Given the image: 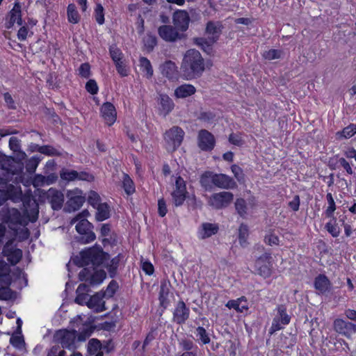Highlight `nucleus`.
I'll return each mask as SVG.
<instances>
[{
    "label": "nucleus",
    "mask_w": 356,
    "mask_h": 356,
    "mask_svg": "<svg viewBox=\"0 0 356 356\" xmlns=\"http://www.w3.org/2000/svg\"><path fill=\"white\" fill-rule=\"evenodd\" d=\"M282 51L280 49H271L268 51H266L263 54V57L268 60L278 59L281 58Z\"/></svg>",
    "instance_id": "nucleus-55"
},
{
    "label": "nucleus",
    "mask_w": 356,
    "mask_h": 356,
    "mask_svg": "<svg viewBox=\"0 0 356 356\" xmlns=\"http://www.w3.org/2000/svg\"><path fill=\"white\" fill-rule=\"evenodd\" d=\"M122 188L127 195H131L135 192L134 183L126 173H123Z\"/></svg>",
    "instance_id": "nucleus-43"
},
{
    "label": "nucleus",
    "mask_w": 356,
    "mask_h": 356,
    "mask_svg": "<svg viewBox=\"0 0 356 356\" xmlns=\"http://www.w3.org/2000/svg\"><path fill=\"white\" fill-rule=\"evenodd\" d=\"M40 159L37 157L33 156L29 159L26 163V169L29 173H33L35 171Z\"/></svg>",
    "instance_id": "nucleus-64"
},
{
    "label": "nucleus",
    "mask_w": 356,
    "mask_h": 356,
    "mask_svg": "<svg viewBox=\"0 0 356 356\" xmlns=\"http://www.w3.org/2000/svg\"><path fill=\"white\" fill-rule=\"evenodd\" d=\"M101 113L105 122L111 126L117 118V112L115 106L111 102H105L101 108Z\"/></svg>",
    "instance_id": "nucleus-19"
},
{
    "label": "nucleus",
    "mask_w": 356,
    "mask_h": 356,
    "mask_svg": "<svg viewBox=\"0 0 356 356\" xmlns=\"http://www.w3.org/2000/svg\"><path fill=\"white\" fill-rule=\"evenodd\" d=\"M243 300V298H237L236 300H229L225 306L229 309H234L237 312H243V311L248 310L249 307L248 304H243L240 305V300Z\"/></svg>",
    "instance_id": "nucleus-42"
},
{
    "label": "nucleus",
    "mask_w": 356,
    "mask_h": 356,
    "mask_svg": "<svg viewBox=\"0 0 356 356\" xmlns=\"http://www.w3.org/2000/svg\"><path fill=\"white\" fill-rule=\"evenodd\" d=\"M205 70L204 60L199 51L191 49L184 54L181 65L183 76L187 80L199 78Z\"/></svg>",
    "instance_id": "nucleus-2"
},
{
    "label": "nucleus",
    "mask_w": 356,
    "mask_h": 356,
    "mask_svg": "<svg viewBox=\"0 0 356 356\" xmlns=\"http://www.w3.org/2000/svg\"><path fill=\"white\" fill-rule=\"evenodd\" d=\"M10 285L1 286L0 287V300H12L16 298L15 293L10 288Z\"/></svg>",
    "instance_id": "nucleus-44"
},
{
    "label": "nucleus",
    "mask_w": 356,
    "mask_h": 356,
    "mask_svg": "<svg viewBox=\"0 0 356 356\" xmlns=\"http://www.w3.org/2000/svg\"><path fill=\"white\" fill-rule=\"evenodd\" d=\"M257 273L264 278L270 277L272 274V264H255Z\"/></svg>",
    "instance_id": "nucleus-37"
},
{
    "label": "nucleus",
    "mask_w": 356,
    "mask_h": 356,
    "mask_svg": "<svg viewBox=\"0 0 356 356\" xmlns=\"http://www.w3.org/2000/svg\"><path fill=\"white\" fill-rule=\"evenodd\" d=\"M71 261L78 267H84L79 273V280L87 282L89 280V269L86 267L89 264V248H85L79 254L71 258L67 264L68 269Z\"/></svg>",
    "instance_id": "nucleus-3"
},
{
    "label": "nucleus",
    "mask_w": 356,
    "mask_h": 356,
    "mask_svg": "<svg viewBox=\"0 0 356 356\" xmlns=\"http://www.w3.org/2000/svg\"><path fill=\"white\" fill-rule=\"evenodd\" d=\"M116 321H104L103 323H95V318L90 314V334L95 330H105V331H111L115 327Z\"/></svg>",
    "instance_id": "nucleus-30"
},
{
    "label": "nucleus",
    "mask_w": 356,
    "mask_h": 356,
    "mask_svg": "<svg viewBox=\"0 0 356 356\" xmlns=\"http://www.w3.org/2000/svg\"><path fill=\"white\" fill-rule=\"evenodd\" d=\"M161 74L168 79H177L178 76V67L172 60H166L159 67Z\"/></svg>",
    "instance_id": "nucleus-22"
},
{
    "label": "nucleus",
    "mask_w": 356,
    "mask_h": 356,
    "mask_svg": "<svg viewBox=\"0 0 356 356\" xmlns=\"http://www.w3.org/2000/svg\"><path fill=\"white\" fill-rule=\"evenodd\" d=\"M103 356L102 343L100 340L97 339H90V356Z\"/></svg>",
    "instance_id": "nucleus-40"
},
{
    "label": "nucleus",
    "mask_w": 356,
    "mask_h": 356,
    "mask_svg": "<svg viewBox=\"0 0 356 356\" xmlns=\"http://www.w3.org/2000/svg\"><path fill=\"white\" fill-rule=\"evenodd\" d=\"M314 285L315 289L318 291V294H325L332 289L331 282L324 274H319L315 277Z\"/></svg>",
    "instance_id": "nucleus-20"
},
{
    "label": "nucleus",
    "mask_w": 356,
    "mask_h": 356,
    "mask_svg": "<svg viewBox=\"0 0 356 356\" xmlns=\"http://www.w3.org/2000/svg\"><path fill=\"white\" fill-rule=\"evenodd\" d=\"M169 285L170 283L168 284L165 280H163L161 282L160 291L159 293V305L160 307L163 308L161 312L160 313L161 316L170 304V300L168 299V295L170 293Z\"/></svg>",
    "instance_id": "nucleus-21"
},
{
    "label": "nucleus",
    "mask_w": 356,
    "mask_h": 356,
    "mask_svg": "<svg viewBox=\"0 0 356 356\" xmlns=\"http://www.w3.org/2000/svg\"><path fill=\"white\" fill-rule=\"evenodd\" d=\"M173 24L181 31H186L188 29L190 16L184 10H176L172 16Z\"/></svg>",
    "instance_id": "nucleus-15"
},
{
    "label": "nucleus",
    "mask_w": 356,
    "mask_h": 356,
    "mask_svg": "<svg viewBox=\"0 0 356 356\" xmlns=\"http://www.w3.org/2000/svg\"><path fill=\"white\" fill-rule=\"evenodd\" d=\"M14 231L15 236H18L19 241L26 240L29 237V231L24 226L20 227V226L16 227V230Z\"/></svg>",
    "instance_id": "nucleus-62"
},
{
    "label": "nucleus",
    "mask_w": 356,
    "mask_h": 356,
    "mask_svg": "<svg viewBox=\"0 0 356 356\" xmlns=\"http://www.w3.org/2000/svg\"><path fill=\"white\" fill-rule=\"evenodd\" d=\"M109 54L111 59L114 63L120 61L124 58V54L122 51L117 47L116 44H112L109 47Z\"/></svg>",
    "instance_id": "nucleus-51"
},
{
    "label": "nucleus",
    "mask_w": 356,
    "mask_h": 356,
    "mask_svg": "<svg viewBox=\"0 0 356 356\" xmlns=\"http://www.w3.org/2000/svg\"><path fill=\"white\" fill-rule=\"evenodd\" d=\"M108 236V238H102L101 241L103 246L106 247L108 245H110L112 247L115 246L118 243L117 234L112 230Z\"/></svg>",
    "instance_id": "nucleus-57"
},
{
    "label": "nucleus",
    "mask_w": 356,
    "mask_h": 356,
    "mask_svg": "<svg viewBox=\"0 0 356 356\" xmlns=\"http://www.w3.org/2000/svg\"><path fill=\"white\" fill-rule=\"evenodd\" d=\"M118 289L119 284L118 282L115 280H112L107 286L106 291H104V292L106 293V298H113L115 293L117 292V291L118 290Z\"/></svg>",
    "instance_id": "nucleus-53"
},
{
    "label": "nucleus",
    "mask_w": 356,
    "mask_h": 356,
    "mask_svg": "<svg viewBox=\"0 0 356 356\" xmlns=\"http://www.w3.org/2000/svg\"><path fill=\"white\" fill-rule=\"evenodd\" d=\"M94 17L96 22L102 25L104 23V8L100 3H97L94 11Z\"/></svg>",
    "instance_id": "nucleus-54"
},
{
    "label": "nucleus",
    "mask_w": 356,
    "mask_h": 356,
    "mask_svg": "<svg viewBox=\"0 0 356 356\" xmlns=\"http://www.w3.org/2000/svg\"><path fill=\"white\" fill-rule=\"evenodd\" d=\"M195 88L191 84H183L177 87L175 90V95L177 98H186L194 95Z\"/></svg>",
    "instance_id": "nucleus-32"
},
{
    "label": "nucleus",
    "mask_w": 356,
    "mask_h": 356,
    "mask_svg": "<svg viewBox=\"0 0 356 356\" xmlns=\"http://www.w3.org/2000/svg\"><path fill=\"white\" fill-rule=\"evenodd\" d=\"M158 33L163 40L170 42L181 40L184 37V34L178 33L172 26L166 24L159 27Z\"/></svg>",
    "instance_id": "nucleus-12"
},
{
    "label": "nucleus",
    "mask_w": 356,
    "mask_h": 356,
    "mask_svg": "<svg viewBox=\"0 0 356 356\" xmlns=\"http://www.w3.org/2000/svg\"><path fill=\"white\" fill-rule=\"evenodd\" d=\"M346 324L347 321L341 318H337L334 320L333 323L334 329L339 334L344 335Z\"/></svg>",
    "instance_id": "nucleus-63"
},
{
    "label": "nucleus",
    "mask_w": 356,
    "mask_h": 356,
    "mask_svg": "<svg viewBox=\"0 0 356 356\" xmlns=\"http://www.w3.org/2000/svg\"><path fill=\"white\" fill-rule=\"evenodd\" d=\"M93 208L96 210L95 220L97 222L104 221L111 217V207L107 202H104Z\"/></svg>",
    "instance_id": "nucleus-24"
},
{
    "label": "nucleus",
    "mask_w": 356,
    "mask_h": 356,
    "mask_svg": "<svg viewBox=\"0 0 356 356\" xmlns=\"http://www.w3.org/2000/svg\"><path fill=\"white\" fill-rule=\"evenodd\" d=\"M47 198L54 210H60L64 202V195L56 188H51L47 193Z\"/></svg>",
    "instance_id": "nucleus-16"
},
{
    "label": "nucleus",
    "mask_w": 356,
    "mask_h": 356,
    "mask_svg": "<svg viewBox=\"0 0 356 356\" xmlns=\"http://www.w3.org/2000/svg\"><path fill=\"white\" fill-rule=\"evenodd\" d=\"M7 222L10 229L16 230V227L23 225V218L21 213L16 209L10 210Z\"/></svg>",
    "instance_id": "nucleus-26"
},
{
    "label": "nucleus",
    "mask_w": 356,
    "mask_h": 356,
    "mask_svg": "<svg viewBox=\"0 0 356 356\" xmlns=\"http://www.w3.org/2000/svg\"><path fill=\"white\" fill-rule=\"evenodd\" d=\"M187 195H188V192H179V191H172L171 193V196L172 199V202L175 207L181 206L184 201L187 198Z\"/></svg>",
    "instance_id": "nucleus-45"
},
{
    "label": "nucleus",
    "mask_w": 356,
    "mask_h": 356,
    "mask_svg": "<svg viewBox=\"0 0 356 356\" xmlns=\"http://www.w3.org/2000/svg\"><path fill=\"white\" fill-rule=\"evenodd\" d=\"M194 44L199 46L208 55H211L213 53V45L216 42H211L210 38H195L193 39Z\"/></svg>",
    "instance_id": "nucleus-34"
},
{
    "label": "nucleus",
    "mask_w": 356,
    "mask_h": 356,
    "mask_svg": "<svg viewBox=\"0 0 356 356\" xmlns=\"http://www.w3.org/2000/svg\"><path fill=\"white\" fill-rule=\"evenodd\" d=\"M326 199L328 202V207L325 211V214L326 217L331 218L334 216V212L336 210V204L332 197V195L330 193H328L326 195Z\"/></svg>",
    "instance_id": "nucleus-52"
},
{
    "label": "nucleus",
    "mask_w": 356,
    "mask_h": 356,
    "mask_svg": "<svg viewBox=\"0 0 356 356\" xmlns=\"http://www.w3.org/2000/svg\"><path fill=\"white\" fill-rule=\"evenodd\" d=\"M67 14L70 22L73 24H76L79 22L80 17L74 4L70 3L68 5Z\"/></svg>",
    "instance_id": "nucleus-47"
},
{
    "label": "nucleus",
    "mask_w": 356,
    "mask_h": 356,
    "mask_svg": "<svg viewBox=\"0 0 356 356\" xmlns=\"http://www.w3.org/2000/svg\"><path fill=\"white\" fill-rule=\"evenodd\" d=\"M277 309V315L275 318H277L283 325L289 324L291 321V316L286 313V306L284 305H279Z\"/></svg>",
    "instance_id": "nucleus-38"
},
{
    "label": "nucleus",
    "mask_w": 356,
    "mask_h": 356,
    "mask_svg": "<svg viewBox=\"0 0 356 356\" xmlns=\"http://www.w3.org/2000/svg\"><path fill=\"white\" fill-rule=\"evenodd\" d=\"M110 259L109 253L105 252L101 245L96 243L90 247V265L92 268L104 267Z\"/></svg>",
    "instance_id": "nucleus-6"
},
{
    "label": "nucleus",
    "mask_w": 356,
    "mask_h": 356,
    "mask_svg": "<svg viewBox=\"0 0 356 356\" xmlns=\"http://www.w3.org/2000/svg\"><path fill=\"white\" fill-rule=\"evenodd\" d=\"M197 145L201 150L211 152L216 145L215 137L208 130L201 129L197 136Z\"/></svg>",
    "instance_id": "nucleus-9"
},
{
    "label": "nucleus",
    "mask_w": 356,
    "mask_h": 356,
    "mask_svg": "<svg viewBox=\"0 0 356 356\" xmlns=\"http://www.w3.org/2000/svg\"><path fill=\"white\" fill-rule=\"evenodd\" d=\"M197 337H199V339L202 341L203 344H208L210 342V337H209L207 330L201 326H199L196 328Z\"/></svg>",
    "instance_id": "nucleus-60"
},
{
    "label": "nucleus",
    "mask_w": 356,
    "mask_h": 356,
    "mask_svg": "<svg viewBox=\"0 0 356 356\" xmlns=\"http://www.w3.org/2000/svg\"><path fill=\"white\" fill-rule=\"evenodd\" d=\"M120 261L116 258H112L110 263L108 261L104 265L108 273L111 278H114L118 275V269L119 267Z\"/></svg>",
    "instance_id": "nucleus-41"
},
{
    "label": "nucleus",
    "mask_w": 356,
    "mask_h": 356,
    "mask_svg": "<svg viewBox=\"0 0 356 356\" xmlns=\"http://www.w3.org/2000/svg\"><path fill=\"white\" fill-rule=\"evenodd\" d=\"M89 318H88L83 323H81V316H78L76 323L77 326L81 324V327H79L78 330H60L54 334V341L60 343L63 348L72 350L75 348V341L78 337L79 341H85L89 335Z\"/></svg>",
    "instance_id": "nucleus-1"
},
{
    "label": "nucleus",
    "mask_w": 356,
    "mask_h": 356,
    "mask_svg": "<svg viewBox=\"0 0 356 356\" xmlns=\"http://www.w3.org/2000/svg\"><path fill=\"white\" fill-rule=\"evenodd\" d=\"M76 293L75 302L89 307V285L87 283L79 284Z\"/></svg>",
    "instance_id": "nucleus-23"
},
{
    "label": "nucleus",
    "mask_w": 356,
    "mask_h": 356,
    "mask_svg": "<svg viewBox=\"0 0 356 356\" xmlns=\"http://www.w3.org/2000/svg\"><path fill=\"white\" fill-rule=\"evenodd\" d=\"M144 46L147 52H152L154 47L157 44V38L155 35L148 33L145 38H143Z\"/></svg>",
    "instance_id": "nucleus-48"
},
{
    "label": "nucleus",
    "mask_w": 356,
    "mask_h": 356,
    "mask_svg": "<svg viewBox=\"0 0 356 356\" xmlns=\"http://www.w3.org/2000/svg\"><path fill=\"white\" fill-rule=\"evenodd\" d=\"M224 26L220 21H208L204 33L213 42H217L222 33Z\"/></svg>",
    "instance_id": "nucleus-13"
},
{
    "label": "nucleus",
    "mask_w": 356,
    "mask_h": 356,
    "mask_svg": "<svg viewBox=\"0 0 356 356\" xmlns=\"http://www.w3.org/2000/svg\"><path fill=\"white\" fill-rule=\"evenodd\" d=\"M184 134L183 129L177 126L172 127L166 131L164 134V139L168 151L173 152L177 150L183 141Z\"/></svg>",
    "instance_id": "nucleus-4"
},
{
    "label": "nucleus",
    "mask_w": 356,
    "mask_h": 356,
    "mask_svg": "<svg viewBox=\"0 0 356 356\" xmlns=\"http://www.w3.org/2000/svg\"><path fill=\"white\" fill-rule=\"evenodd\" d=\"M356 134V124H350L346 127L343 128V130L337 131L336 133V139L341 140L342 139H347L351 138Z\"/></svg>",
    "instance_id": "nucleus-36"
},
{
    "label": "nucleus",
    "mask_w": 356,
    "mask_h": 356,
    "mask_svg": "<svg viewBox=\"0 0 356 356\" xmlns=\"http://www.w3.org/2000/svg\"><path fill=\"white\" fill-rule=\"evenodd\" d=\"M88 211L85 210L81 213H79L75 221H77L76 225V230L81 235L76 236L77 241L81 244H87L89 243V221L86 218Z\"/></svg>",
    "instance_id": "nucleus-5"
},
{
    "label": "nucleus",
    "mask_w": 356,
    "mask_h": 356,
    "mask_svg": "<svg viewBox=\"0 0 356 356\" xmlns=\"http://www.w3.org/2000/svg\"><path fill=\"white\" fill-rule=\"evenodd\" d=\"M139 62L142 71L145 73L147 79H150L153 76L154 72L150 61L146 57L141 56Z\"/></svg>",
    "instance_id": "nucleus-39"
},
{
    "label": "nucleus",
    "mask_w": 356,
    "mask_h": 356,
    "mask_svg": "<svg viewBox=\"0 0 356 356\" xmlns=\"http://www.w3.org/2000/svg\"><path fill=\"white\" fill-rule=\"evenodd\" d=\"M15 163V161L13 157L4 155L0 163V169L12 174H15L16 168Z\"/></svg>",
    "instance_id": "nucleus-35"
},
{
    "label": "nucleus",
    "mask_w": 356,
    "mask_h": 356,
    "mask_svg": "<svg viewBox=\"0 0 356 356\" xmlns=\"http://www.w3.org/2000/svg\"><path fill=\"white\" fill-rule=\"evenodd\" d=\"M219 227L218 224L204 222L201 225V229L199 231L200 238L205 239L216 234L218 232Z\"/></svg>",
    "instance_id": "nucleus-27"
},
{
    "label": "nucleus",
    "mask_w": 356,
    "mask_h": 356,
    "mask_svg": "<svg viewBox=\"0 0 356 356\" xmlns=\"http://www.w3.org/2000/svg\"><path fill=\"white\" fill-rule=\"evenodd\" d=\"M106 293L102 290L95 293L93 296H90V310L94 313H99L106 309L105 302L103 300Z\"/></svg>",
    "instance_id": "nucleus-17"
},
{
    "label": "nucleus",
    "mask_w": 356,
    "mask_h": 356,
    "mask_svg": "<svg viewBox=\"0 0 356 356\" xmlns=\"http://www.w3.org/2000/svg\"><path fill=\"white\" fill-rule=\"evenodd\" d=\"M97 231L100 233V236L103 238H108L112 231V225L110 223L100 224L99 227L96 228Z\"/></svg>",
    "instance_id": "nucleus-59"
},
{
    "label": "nucleus",
    "mask_w": 356,
    "mask_h": 356,
    "mask_svg": "<svg viewBox=\"0 0 356 356\" xmlns=\"http://www.w3.org/2000/svg\"><path fill=\"white\" fill-rule=\"evenodd\" d=\"M179 345L185 352H191L193 350H196V353L197 352L198 347L190 339L181 340L179 342Z\"/></svg>",
    "instance_id": "nucleus-61"
},
{
    "label": "nucleus",
    "mask_w": 356,
    "mask_h": 356,
    "mask_svg": "<svg viewBox=\"0 0 356 356\" xmlns=\"http://www.w3.org/2000/svg\"><path fill=\"white\" fill-rule=\"evenodd\" d=\"M93 272L90 273V286L101 284L107 277L106 272L104 269L92 268Z\"/></svg>",
    "instance_id": "nucleus-33"
},
{
    "label": "nucleus",
    "mask_w": 356,
    "mask_h": 356,
    "mask_svg": "<svg viewBox=\"0 0 356 356\" xmlns=\"http://www.w3.org/2000/svg\"><path fill=\"white\" fill-rule=\"evenodd\" d=\"M10 273V266L5 261L0 259V285H10L12 278Z\"/></svg>",
    "instance_id": "nucleus-28"
},
{
    "label": "nucleus",
    "mask_w": 356,
    "mask_h": 356,
    "mask_svg": "<svg viewBox=\"0 0 356 356\" xmlns=\"http://www.w3.org/2000/svg\"><path fill=\"white\" fill-rule=\"evenodd\" d=\"M234 200V194L231 192L222 191L213 193L209 201V205L216 209L227 207Z\"/></svg>",
    "instance_id": "nucleus-7"
},
{
    "label": "nucleus",
    "mask_w": 356,
    "mask_h": 356,
    "mask_svg": "<svg viewBox=\"0 0 356 356\" xmlns=\"http://www.w3.org/2000/svg\"><path fill=\"white\" fill-rule=\"evenodd\" d=\"M190 309L185 302L180 300L173 311L172 321L177 325H183L189 318Z\"/></svg>",
    "instance_id": "nucleus-11"
},
{
    "label": "nucleus",
    "mask_w": 356,
    "mask_h": 356,
    "mask_svg": "<svg viewBox=\"0 0 356 356\" xmlns=\"http://www.w3.org/2000/svg\"><path fill=\"white\" fill-rule=\"evenodd\" d=\"M216 114L211 111H201L197 119L207 123H212L216 119Z\"/></svg>",
    "instance_id": "nucleus-58"
},
{
    "label": "nucleus",
    "mask_w": 356,
    "mask_h": 356,
    "mask_svg": "<svg viewBox=\"0 0 356 356\" xmlns=\"http://www.w3.org/2000/svg\"><path fill=\"white\" fill-rule=\"evenodd\" d=\"M60 177L67 181L79 180H87L88 175L86 172H78L75 170H63L60 172Z\"/></svg>",
    "instance_id": "nucleus-29"
},
{
    "label": "nucleus",
    "mask_w": 356,
    "mask_h": 356,
    "mask_svg": "<svg viewBox=\"0 0 356 356\" xmlns=\"http://www.w3.org/2000/svg\"><path fill=\"white\" fill-rule=\"evenodd\" d=\"M248 236V227L245 224H241L238 229V241L241 246L245 247L248 244L247 238Z\"/></svg>",
    "instance_id": "nucleus-50"
},
{
    "label": "nucleus",
    "mask_w": 356,
    "mask_h": 356,
    "mask_svg": "<svg viewBox=\"0 0 356 356\" xmlns=\"http://www.w3.org/2000/svg\"><path fill=\"white\" fill-rule=\"evenodd\" d=\"M66 195L67 197V205L70 211L78 210L85 202L83 192L78 188L67 191Z\"/></svg>",
    "instance_id": "nucleus-10"
},
{
    "label": "nucleus",
    "mask_w": 356,
    "mask_h": 356,
    "mask_svg": "<svg viewBox=\"0 0 356 356\" xmlns=\"http://www.w3.org/2000/svg\"><path fill=\"white\" fill-rule=\"evenodd\" d=\"M231 170L239 183H243L245 181V174L241 167L236 164H234L231 166Z\"/></svg>",
    "instance_id": "nucleus-56"
},
{
    "label": "nucleus",
    "mask_w": 356,
    "mask_h": 356,
    "mask_svg": "<svg viewBox=\"0 0 356 356\" xmlns=\"http://www.w3.org/2000/svg\"><path fill=\"white\" fill-rule=\"evenodd\" d=\"M213 186L220 188L229 189L234 188L236 186V184L231 177L220 173L214 172Z\"/></svg>",
    "instance_id": "nucleus-18"
},
{
    "label": "nucleus",
    "mask_w": 356,
    "mask_h": 356,
    "mask_svg": "<svg viewBox=\"0 0 356 356\" xmlns=\"http://www.w3.org/2000/svg\"><path fill=\"white\" fill-rule=\"evenodd\" d=\"M331 218L332 220L326 223L325 228L333 237H337L340 234V228L337 226L336 218Z\"/></svg>",
    "instance_id": "nucleus-49"
},
{
    "label": "nucleus",
    "mask_w": 356,
    "mask_h": 356,
    "mask_svg": "<svg viewBox=\"0 0 356 356\" xmlns=\"http://www.w3.org/2000/svg\"><path fill=\"white\" fill-rule=\"evenodd\" d=\"M214 172L212 171L204 172L200 178L201 186L205 191H211L213 188Z\"/></svg>",
    "instance_id": "nucleus-31"
},
{
    "label": "nucleus",
    "mask_w": 356,
    "mask_h": 356,
    "mask_svg": "<svg viewBox=\"0 0 356 356\" xmlns=\"http://www.w3.org/2000/svg\"><path fill=\"white\" fill-rule=\"evenodd\" d=\"M158 102L160 105L159 110L164 116L168 115L174 108L175 104L172 99L165 94H159Z\"/></svg>",
    "instance_id": "nucleus-25"
},
{
    "label": "nucleus",
    "mask_w": 356,
    "mask_h": 356,
    "mask_svg": "<svg viewBox=\"0 0 356 356\" xmlns=\"http://www.w3.org/2000/svg\"><path fill=\"white\" fill-rule=\"evenodd\" d=\"M14 241V238L9 239L2 250L3 256L13 266L18 264L22 258V251L13 245Z\"/></svg>",
    "instance_id": "nucleus-8"
},
{
    "label": "nucleus",
    "mask_w": 356,
    "mask_h": 356,
    "mask_svg": "<svg viewBox=\"0 0 356 356\" xmlns=\"http://www.w3.org/2000/svg\"><path fill=\"white\" fill-rule=\"evenodd\" d=\"M17 23L19 26L22 25V6L18 1H15L12 10L8 13L5 26L10 29Z\"/></svg>",
    "instance_id": "nucleus-14"
},
{
    "label": "nucleus",
    "mask_w": 356,
    "mask_h": 356,
    "mask_svg": "<svg viewBox=\"0 0 356 356\" xmlns=\"http://www.w3.org/2000/svg\"><path fill=\"white\" fill-rule=\"evenodd\" d=\"M235 209L237 213L242 218H245L247 215V204L246 201L243 198H237L235 203Z\"/></svg>",
    "instance_id": "nucleus-46"
}]
</instances>
